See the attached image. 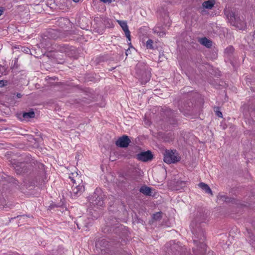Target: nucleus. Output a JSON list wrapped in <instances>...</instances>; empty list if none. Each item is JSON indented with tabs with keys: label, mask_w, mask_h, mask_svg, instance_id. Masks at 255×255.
<instances>
[{
	"label": "nucleus",
	"mask_w": 255,
	"mask_h": 255,
	"mask_svg": "<svg viewBox=\"0 0 255 255\" xmlns=\"http://www.w3.org/2000/svg\"><path fill=\"white\" fill-rule=\"evenodd\" d=\"M18 184V181L12 177L3 173L0 174V191H6L13 186L16 187Z\"/></svg>",
	"instance_id": "7"
},
{
	"label": "nucleus",
	"mask_w": 255,
	"mask_h": 255,
	"mask_svg": "<svg viewBox=\"0 0 255 255\" xmlns=\"http://www.w3.org/2000/svg\"><path fill=\"white\" fill-rule=\"evenodd\" d=\"M200 43L207 48H210L212 46V41L206 37L201 38Z\"/></svg>",
	"instance_id": "20"
},
{
	"label": "nucleus",
	"mask_w": 255,
	"mask_h": 255,
	"mask_svg": "<svg viewBox=\"0 0 255 255\" xmlns=\"http://www.w3.org/2000/svg\"><path fill=\"white\" fill-rule=\"evenodd\" d=\"M3 12V10L2 8L0 7V16L2 14Z\"/></svg>",
	"instance_id": "31"
},
{
	"label": "nucleus",
	"mask_w": 255,
	"mask_h": 255,
	"mask_svg": "<svg viewBox=\"0 0 255 255\" xmlns=\"http://www.w3.org/2000/svg\"><path fill=\"white\" fill-rule=\"evenodd\" d=\"M22 216L21 215H18L16 217H13V218H11L10 220V221H11V220H12V219H16L17 218H18L19 217H21ZM22 216H24V215H23Z\"/></svg>",
	"instance_id": "32"
},
{
	"label": "nucleus",
	"mask_w": 255,
	"mask_h": 255,
	"mask_svg": "<svg viewBox=\"0 0 255 255\" xmlns=\"http://www.w3.org/2000/svg\"><path fill=\"white\" fill-rule=\"evenodd\" d=\"M117 22L122 27L123 31L125 32L126 36L128 39V41H130L131 40L130 31L128 29L127 22L120 20H118Z\"/></svg>",
	"instance_id": "15"
},
{
	"label": "nucleus",
	"mask_w": 255,
	"mask_h": 255,
	"mask_svg": "<svg viewBox=\"0 0 255 255\" xmlns=\"http://www.w3.org/2000/svg\"><path fill=\"white\" fill-rule=\"evenodd\" d=\"M177 184H179V185H180L181 187H184L185 186V184H186L185 182L182 181H178L177 182Z\"/></svg>",
	"instance_id": "28"
},
{
	"label": "nucleus",
	"mask_w": 255,
	"mask_h": 255,
	"mask_svg": "<svg viewBox=\"0 0 255 255\" xmlns=\"http://www.w3.org/2000/svg\"><path fill=\"white\" fill-rule=\"evenodd\" d=\"M136 222L137 223H140V224H141L142 225H143L145 223V222H144V221H143V220H142V219L138 218H137Z\"/></svg>",
	"instance_id": "29"
},
{
	"label": "nucleus",
	"mask_w": 255,
	"mask_h": 255,
	"mask_svg": "<svg viewBox=\"0 0 255 255\" xmlns=\"http://www.w3.org/2000/svg\"><path fill=\"white\" fill-rule=\"evenodd\" d=\"M128 53H129L128 50H127L126 52V54L127 55H128Z\"/></svg>",
	"instance_id": "35"
},
{
	"label": "nucleus",
	"mask_w": 255,
	"mask_h": 255,
	"mask_svg": "<svg viewBox=\"0 0 255 255\" xmlns=\"http://www.w3.org/2000/svg\"><path fill=\"white\" fill-rule=\"evenodd\" d=\"M5 72V68L4 66L0 65V77Z\"/></svg>",
	"instance_id": "26"
},
{
	"label": "nucleus",
	"mask_w": 255,
	"mask_h": 255,
	"mask_svg": "<svg viewBox=\"0 0 255 255\" xmlns=\"http://www.w3.org/2000/svg\"><path fill=\"white\" fill-rule=\"evenodd\" d=\"M181 159L176 150H166L164 154L163 160L168 164L174 163L180 161Z\"/></svg>",
	"instance_id": "8"
},
{
	"label": "nucleus",
	"mask_w": 255,
	"mask_h": 255,
	"mask_svg": "<svg viewBox=\"0 0 255 255\" xmlns=\"http://www.w3.org/2000/svg\"><path fill=\"white\" fill-rule=\"evenodd\" d=\"M75 2H78L80 0H73Z\"/></svg>",
	"instance_id": "37"
},
{
	"label": "nucleus",
	"mask_w": 255,
	"mask_h": 255,
	"mask_svg": "<svg viewBox=\"0 0 255 255\" xmlns=\"http://www.w3.org/2000/svg\"><path fill=\"white\" fill-rule=\"evenodd\" d=\"M153 40L149 39L147 41L146 43V46L147 49H153Z\"/></svg>",
	"instance_id": "23"
},
{
	"label": "nucleus",
	"mask_w": 255,
	"mask_h": 255,
	"mask_svg": "<svg viewBox=\"0 0 255 255\" xmlns=\"http://www.w3.org/2000/svg\"><path fill=\"white\" fill-rule=\"evenodd\" d=\"M115 68V67L111 68V69H110L109 70V71H112L113 69H114Z\"/></svg>",
	"instance_id": "34"
},
{
	"label": "nucleus",
	"mask_w": 255,
	"mask_h": 255,
	"mask_svg": "<svg viewBox=\"0 0 255 255\" xmlns=\"http://www.w3.org/2000/svg\"><path fill=\"white\" fill-rule=\"evenodd\" d=\"M91 206L94 207L97 206L102 207L104 205V201L102 196L98 195L96 192H95L92 195L91 201L90 202Z\"/></svg>",
	"instance_id": "11"
},
{
	"label": "nucleus",
	"mask_w": 255,
	"mask_h": 255,
	"mask_svg": "<svg viewBox=\"0 0 255 255\" xmlns=\"http://www.w3.org/2000/svg\"><path fill=\"white\" fill-rule=\"evenodd\" d=\"M224 13L230 24L240 30H245L247 28V22L243 16H239L229 9H225Z\"/></svg>",
	"instance_id": "4"
},
{
	"label": "nucleus",
	"mask_w": 255,
	"mask_h": 255,
	"mask_svg": "<svg viewBox=\"0 0 255 255\" xmlns=\"http://www.w3.org/2000/svg\"><path fill=\"white\" fill-rule=\"evenodd\" d=\"M139 192L146 196L151 195V188L146 186H142L139 189Z\"/></svg>",
	"instance_id": "18"
},
{
	"label": "nucleus",
	"mask_w": 255,
	"mask_h": 255,
	"mask_svg": "<svg viewBox=\"0 0 255 255\" xmlns=\"http://www.w3.org/2000/svg\"><path fill=\"white\" fill-rule=\"evenodd\" d=\"M57 51L64 53L69 57H73L76 53L75 48L67 44H60L57 46Z\"/></svg>",
	"instance_id": "9"
},
{
	"label": "nucleus",
	"mask_w": 255,
	"mask_h": 255,
	"mask_svg": "<svg viewBox=\"0 0 255 255\" xmlns=\"http://www.w3.org/2000/svg\"><path fill=\"white\" fill-rule=\"evenodd\" d=\"M234 50V48L233 46H229L226 48L225 52L227 53L230 54L232 53Z\"/></svg>",
	"instance_id": "25"
},
{
	"label": "nucleus",
	"mask_w": 255,
	"mask_h": 255,
	"mask_svg": "<svg viewBox=\"0 0 255 255\" xmlns=\"http://www.w3.org/2000/svg\"><path fill=\"white\" fill-rule=\"evenodd\" d=\"M199 187L203 190H204L206 193L213 194L212 191L209 186L206 183L203 182L200 183L198 184Z\"/></svg>",
	"instance_id": "19"
},
{
	"label": "nucleus",
	"mask_w": 255,
	"mask_h": 255,
	"mask_svg": "<svg viewBox=\"0 0 255 255\" xmlns=\"http://www.w3.org/2000/svg\"><path fill=\"white\" fill-rule=\"evenodd\" d=\"M72 184L71 195L72 198L80 196L85 191V183L82 175L77 173H72L69 176Z\"/></svg>",
	"instance_id": "3"
},
{
	"label": "nucleus",
	"mask_w": 255,
	"mask_h": 255,
	"mask_svg": "<svg viewBox=\"0 0 255 255\" xmlns=\"http://www.w3.org/2000/svg\"><path fill=\"white\" fill-rule=\"evenodd\" d=\"M7 82L4 80H0V87L6 85Z\"/></svg>",
	"instance_id": "27"
},
{
	"label": "nucleus",
	"mask_w": 255,
	"mask_h": 255,
	"mask_svg": "<svg viewBox=\"0 0 255 255\" xmlns=\"http://www.w3.org/2000/svg\"><path fill=\"white\" fill-rule=\"evenodd\" d=\"M35 113L33 111L29 112H25L23 113V117L24 119H28L30 118H34Z\"/></svg>",
	"instance_id": "22"
},
{
	"label": "nucleus",
	"mask_w": 255,
	"mask_h": 255,
	"mask_svg": "<svg viewBox=\"0 0 255 255\" xmlns=\"http://www.w3.org/2000/svg\"><path fill=\"white\" fill-rule=\"evenodd\" d=\"M216 3L215 0H207L204 1L202 5L206 9H211Z\"/></svg>",
	"instance_id": "17"
},
{
	"label": "nucleus",
	"mask_w": 255,
	"mask_h": 255,
	"mask_svg": "<svg viewBox=\"0 0 255 255\" xmlns=\"http://www.w3.org/2000/svg\"><path fill=\"white\" fill-rule=\"evenodd\" d=\"M129 47H130L133 48V47H132V46L131 45V43H130V42L129 43Z\"/></svg>",
	"instance_id": "38"
},
{
	"label": "nucleus",
	"mask_w": 255,
	"mask_h": 255,
	"mask_svg": "<svg viewBox=\"0 0 255 255\" xmlns=\"http://www.w3.org/2000/svg\"><path fill=\"white\" fill-rule=\"evenodd\" d=\"M214 112L216 113V115L220 118L223 117L222 113L221 111H219V107H215L214 108Z\"/></svg>",
	"instance_id": "24"
},
{
	"label": "nucleus",
	"mask_w": 255,
	"mask_h": 255,
	"mask_svg": "<svg viewBox=\"0 0 255 255\" xmlns=\"http://www.w3.org/2000/svg\"><path fill=\"white\" fill-rule=\"evenodd\" d=\"M130 142V139L128 136L124 135L118 138L116 141V144L117 146L125 148L127 147Z\"/></svg>",
	"instance_id": "12"
},
{
	"label": "nucleus",
	"mask_w": 255,
	"mask_h": 255,
	"mask_svg": "<svg viewBox=\"0 0 255 255\" xmlns=\"http://www.w3.org/2000/svg\"><path fill=\"white\" fill-rule=\"evenodd\" d=\"M136 158L139 161L142 162H147L151 160L153 158V155L150 150L140 152L135 155Z\"/></svg>",
	"instance_id": "10"
},
{
	"label": "nucleus",
	"mask_w": 255,
	"mask_h": 255,
	"mask_svg": "<svg viewBox=\"0 0 255 255\" xmlns=\"http://www.w3.org/2000/svg\"><path fill=\"white\" fill-rule=\"evenodd\" d=\"M101 1L104 2V3H106L107 2H111L112 1V0H100Z\"/></svg>",
	"instance_id": "30"
},
{
	"label": "nucleus",
	"mask_w": 255,
	"mask_h": 255,
	"mask_svg": "<svg viewBox=\"0 0 255 255\" xmlns=\"http://www.w3.org/2000/svg\"><path fill=\"white\" fill-rule=\"evenodd\" d=\"M21 96H22V95H21V94H20V93H18V94H17V95H16V97H17V98H21Z\"/></svg>",
	"instance_id": "33"
},
{
	"label": "nucleus",
	"mask_w": 255,
	"mask_h": 255,
	"mask_svg": "<svg viewBox=\"0 0 255 255\" xmlns=\"http://www.w3.org/2000/svg\"><path fill=\"white\" fill-rule=\"evenodd\" d=\"M77 227L78 228V229H80V227H79L78 225H77Z\"/></svg>",
	"instance_id": "39"
},
{
	"label": "nucleus",
	"mask_w": 255,
	"mask_h": 255,
	"mask_svg": "<svg viewBox=\"0 0 255 255\" xmlns=\"http://www.w3.org/2000/svg\"><path fill=\"white\" fill-rule=\"evenodd\" d=\"M135 77L138 79L141 84L148 82L151 77V69L143 62H138L135 68Z\"/></svg>",
	"instance_id": "5"
},
{
	"label": "nucleus",
	"mask_w": 255,
	"mask_h": 255,
	"mask_svg": "<svg viewBox=\"0 0 255 255\" xmlns=\"http://www.w3.org/2000/svg\"><path fill=\"white\" fill-rule=\"evenodd\" d=\"M162 213L161 212H158L153 214L152 216V220L153 221H159L162 218Z\"/></svg>",
	"instance_id": "21"
},
{
	"label": "nucleus",
	"mask_w": 255,
	"mask_h": 255,
	"mask_svg": "<svg viewBox=\"0 0 255 255\" xmlns=\"http://www.w3.org/2000/svg\"><path fill=\"white\" fill-rule=\"evenodd\" d=\"M164 255H184L185 249L183 247L180 243L175 241H171L167 243L164 248Z\"/></svg>",
	"instance_id": "6"
},
{
	"label": "nucleus",
	"mask_w": 255,
	"mask_h": 255,
	"mask_svg": "<svg viewBox=\"0 0 255 255\" xmlns=\"http://www.w3.org/2000/svg\"><path fill=\"white\" fill-rule=\"evenodd\" d=\"M207 218V214L199 213L191 223V230L194 235L193 240L196 246L193 248L194 255H203L206 252V245L204 243L206 236L201 224L205 222Z\"/></svg>",
	"instance_id": "1"
},
{
	"label": "nucleus",
	"mask_w": 255,
	"mask_h": 255,
	"mask_svg": "<svg viewBox=\"0 0 255 255\" xmlns=\"http://www.w3.org/2000/svg\"><path fill=\"white\" fill-rule=\"evenodd\" d=\"M13 207V204L11 202L7 201L3 196L1 195V193H0V209L8 211Z\"/></svg>",
	"instance_id": "14"
},
{
	"label": "nucleus",
	"mask_w": 255,
	"mask_h": 255,
	"mask_svg": "<svg viewBox=\"0 0 255 255\" xmlns=\"http://www.w3.org/2000/svg\"><path fill=\"white\" fill-rule=\"evenodd\" d=\"M218 199L219 202L225 203H232L234 201L233 198H230L229 196L225 195L219 194L218 196Z\"/></svg>",
	"instance_id": "16"
},
{
	"label": "nucleus",
	"mask_w": 255,
	"mask_h": 255,
	"mask_svg": "<svg viewBox=\"0 0 255 255\" xmlns=\"http://www.w3.org/2000/svg\"><path fill=\"white\" fill-rule=\"evenodd\" d=\"M128 53H129L128 50H127L126 52V54L127 55H128Z\"/></svg>",
	"instance_id": "36"
},
{
	"label": "nucleus",
	"mask_w": 255,
	"mask_h": 255,
	"mask_svg": "<svg viewBox=\"0 0 255 255\" xmlns=\"http://www.w3.org/2000/svg\"><path fill=\"white\" fill-rule=\"evenodd\" d=\"M12 165L17 174L26 173L32 169V167L35 169H43L44 167L43 164L33 159L26 162L14 161Z\"/></svg>",
	"instance_id": "2"
},
{
	"label": "nucleus",
	"mask_w": 255,
	"mask_h": 255,
	"mask_svg": "<svg viewBox=\"0 0 255 255\" xmlns=\"http://www.w3.org/2000/svg\"><path fill=\"white\" fill-rule=\"evenodd\" d=\"M192 104L190 102L181 103L179 105V109L180 111L183 113L184 115H191V106Z\"/></svg>",
	"instance_id": "13"
}]
</instances>
